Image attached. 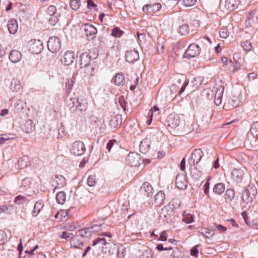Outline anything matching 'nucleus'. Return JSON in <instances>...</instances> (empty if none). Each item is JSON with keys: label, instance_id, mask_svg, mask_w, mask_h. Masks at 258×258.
<instances>
[{"label": "nucleus", "instance_id": "1", "mask_svg": "<svg viewBox=\"0 0 258 258\" xmlns=\"http://www.w3.org/2000/svg\"><path fill=\"white\" fill-rule=\"evenodd\" d=\"M68 106L71 112H83L87 110L88 103L87 99L82 96L77 98H70L67 101Z\"/></svg>", "mask_w": 258, "mask_h": 258}, {"label": "nucleus", "instance_id": "2", "mask_svg": "<svg viewBox=\"0 0 258 258\" xmlns=\"http://www.w3.org/2000/svg\"><path fill=\"white\" fill-rule=\"evenodd\" d=\"M203 155V152L201 149H195L192 152L190 158L188 160V163L190 166L191 173H192L194 170L197 171L199 173L203 172V169L200 167H198V164L201 160Z\"/></svg>", "mask_w": 258, "mask_h": 258}, {"label": "nucleus", "instance_id": "3", "mask_svg": "<svg viewBox=\"0 0 258 258\" xmlns=\"http://www.w3.org/2000/svg\"><path fill=\"white\" fill-rule=\"evenodd\" d=\"M257 194V188L254 186H250L244 188L242 192L241 200L248 204L252 202Z\"/></svg>", "mask_w": 258, "mask_h": 258}, {"label": "nucleus", "instance_id": "4", "mask_svg": "<svg viewBox=\"0 0 258 258\" xmlns=\"http://www.w3.org/2000/svg\"><path fill=\"white\" fill-rule=\"evenodd\" d=\"M174 213L175 211L172 210L170 206L166 205L161 209L160 216L164 222L172 224L175 221L174 216Z\"/></svg>", "mask_w": 258, "mask_h": 258}, {"label": "nucleus", "instance_id": "5", "mask_svg": "<svg viewBox=\"0 0 258 258\" xmlns=\"http://www.w3.org/2000/svg\"><path fill=\"white\" fill-rule=\"evenodd\" d=\"M201 48L195 43L190 44L185 51L182 57L190 59L191 58L198 56L201 53Z\"/></svg>", "mask_w": 258, "mask_h": 258}, {"label": "nucleus", "instance_id": "6", "mask_svg": "<svg viewBox=\"0 0 258 258\" xmlns=\"http://www.w3.org/2000/svg\"><path fill=\"white\" fill-rule=\"evenodd\" d=\"M244 144L245 147L250 150H258V137L249 132L247 134Z\"/></svg>", "mask_w": 258, "mask_h": 258}, {"label": "nucleus", "instance_id": "7", "mask_svg": "<svg viewBox=\"0 0 258 258\" xmlns=\"http://www.w3.org/2000/svg\"><path fill=\"white\" fill-rule=\"evenodd\" d=\"M86 147L82 141H77L74 142L70 149V152L74 156H81L86 151Z\"/></svg>", "mask_w": 258, "mask_h": 258}, {"label": "nucleus", "instance_id": "8", "mask_svg": "<svg viewBox=\"0 0 258 258\" xmlns=\"http://www.w3.org/2000/svg\"><path fill=\"white\" fill-rule=\"evenodd\" d=\"M27 47L32 53L38 54L43 50V44L40 40L32 39L29 42Z\"/></svg>", "mask_w": 258, "mask_h": 258}, {"label": "nucleus", "instance_id": "9", "mask_svg": "<svg viewBox=\"0 0 258 258\" xmlns=\"http://www.w3.org/2000/svg\"><path fill=\"white\" fill-rule=\"evenodd\" d=\"M61 47L60 40L56 36L51 37L47 41V48L52 53H56Z\"/></svg>", "mask_w": 258, "mask_h": 258}, {"label": "nucleus", "instance_id": "10", "mask_svg": "<svg viewBox=\"0 0 258 258\" xmlns=\"http://www.w3.org/2000/svg\"><path fill=\"white\" fill-rule=\"evenodd\" d=\"M126 162L134 167H137L143 163V160L141 159L139 154L135 152H130L126 158Z\"/></svg>", "mask_w": 258, "mask_h": 258}, {"label": "nucleus", "instance_id": "11", "mask_svg": "<svg viewBox=\"0 0 258 258\" xmlns=\"http://www.w3.org/2000/svg\"><path fill=\"white\" fill-rule=\"evenodd\" d=\"M82 28L85 32V35L86 36L89 41H91L95 38L97 30L93 25L89 23H86L82 26Z\"/></svg>", "mask_w": 258, "mask_h": 258}, {"label": "nucleus", "instance_id": "12", "mask_svg": "<svg viewBox=\"0 0 258 258\" xmlns=\"http://www.w3.org/2000/svg\"><path fill=\"white\" fill-rule=\"evenodd\" d=\"M100 63V60H95L87 66L84 67L85 74L88 75L89 78L95 76L98 72Z\"/></svg>", "mask_w": 258, "mask_h": 258}, {"label": "nucleus", "instance_id": "13", "mask_svg": "<svg viewBox=\"0 0 258 258\" xmlns=\"http://www.w3.org/2000/svg\"><path fill=\"white\" fill-rule=\"evenodd\" d=\"M166 123L167 126L171 128H174L179 125L180 118L176 113H172L167 116Z\"/></svg>", "mask_w": 258, "mask_h": 258}, {"label": "nucleus", "instance_id": "14", "mask_svg": "<svg viewBox=\"0 0 258 258\" xmlns=\"http://www.w3.org/2000/svg\"><path fill=\"white\" fill-rule=\"evenodd\" d=\"M89 52L87 51L84 52L80 54L79 56V63L81 69L84 68V67L87 66L91 63L92 60L90 58Z\"/></svg>", "mask_w": 258, "mask_h": 258}, {"label": "nucleus", "instance_id": "15", "mask_svg": "<svg viewBox=\"0 0 258 258\" xmlns=\"http://www.w3.org/2000/svg\"><path fill=\"white\" fill-rule=\"evenodd\" d=\"M176 186L180 189H185L187 187V181L185 176L182 174H178L176 178Z\"/></svg>", "mask_w": 258, "mask_h": 258}, {"label": "nucleus", "instance_id": "16", "mask_svg": "<svg viewBox=\"0 0 258 258\" xmlns=\"http://www.w3.org/2000/svg\"><path fill=\"white\" fill-rule=\"evenodd\" d=\"M126 60L131 63H134L139 59V52L137 50H130L125 52Z\"/></svg>", "mask_w": 258, "mask_h": 258}, {"label": "nucleus", "instance_id": "17", "mask_svg": "<svg viewBox=\"0 0 258 258\" xmlns=\"http://www.w3.org/2000/svg\"><path fill=\"white\" fill-rule=\"evenodd\" d=\"M239 103V99L238 97L234 96L231 98H228L226 99L224 107L227 109H231L232 108L238 106Z\"/></svg>", "mask_w": 258, "mask_h": 258}, {"label": "nucleus", "instance_id": "18", "mask_svg": "<svg viewBox=\"0 0 258 258\" xmlns=\"http://www.w3.org/2000/svg\"><path fill=\"white\" fill-rule=\"evenodd\" d=\"M140 192L147 197H152L153 195L154 189L149 182H145L140 187Z\"/></svg>", "mask_w": 258, "mask_h": 258}, {"label": "nucleus", "instance_id": "19", "mask_svg": "<svg viewBox=\"0 0 258 258\" xmlns=\"http://www.w3.org/2000/svg\"><path fill=\"white\" fill-rule=\"evenodd\" d=\"M66 184V180L65 178L60 175H56L55 178L53 179L52 185L55 186V188L53 190L54 192L55 189L60 188L63 187Z\"/></svg>", "mask_w": 258, "mask_h": 258}, {"label": "nucleus", "instance_id": "20", "mask_svg": "<svg viewBox=\"0 0 258 258\" xmlns=\"http://www.w3.org/2000/svg\"><path fill=\"white\" fill-rule=\"evenodd\" d=\"M122 115L121 114H117L110 119L109 125L112 130H116L120 126L122 123Z\"/></svg>", "mask_w": 258, "mask_h": 258}, {"label": "nucleus", "instance_id": "21", "mask_svg": "<svg viewBox=\"0 0 258 258\" xmlns=\"http://www.w3.org/2000/svg\"><path fill=\"white\" fill-rule=\"evenodd\" d=\"M75 59V53L73 51H67L63 55L61 61L64 66H69L71 64Z\"/></svg>", "mask_w": 258, "mask_h": 258}, {"label": "nucleus", "instance_id": "22", "mask_svg": "<svg viewBox=\"0 0 258 258\" xmlns=\"http://www.w3.org/2000/svg\"><path fill=\"white\" fill-rule=\"evenodd\" d=\"M244 172L242 169H235L231 172V177L237 183L242 181Z\"/></svg>", "mask_w": 258, "mask_h": 258}, {"label": "nucleus", "instance_id": "23", "mask_svg": "<svg viewBox=\"0 0 258 258\" xmlns=\"http://www.w3.org/2000/svg\"><path fill=\"white\" fill-rule=\"evenodd\" d=\"M71 246L72 248L82 249L84 246L83 241L79 236H74L71 239Z\"/></svg>", "mask_w": 258, "mask_h": 258}, {"label": "nucleus", "instance_id": "24", "mask_svg": "<svg viewBox=\"0 0 258 258\" xmlns=\"http://www.w3.org/2000/svg\"><path fill=\"white\" fill-rule=\"evenodd\" d=\"M9 57L11 62L17 63L21 59L22 54L18 50L14 49L10 51Z\"/></svg>", "mask_w": 258, "mask_h": 258}, {"label": "nucleus", "instance_id": "25", "mask_svg": "<svg viewBox=\"0 0 258 258\" xmlns=\"http://www.w3.org/2000/svg\"><path fill=\"white\" fill-rule=\"evenodd\" d=\"M7 27L10 33L15 34L18 29L17 21L15 19L10 20L8 22Z\"/></svg>", "mask_w": 258, "mask_h": 258}, {"label": "nucleus", "instance_id": "26", "mask_svg": "<svg viewBox=\"0 0 258 258\" xmlns=\"http://www.w3.org/2000/svg\"><path fill=\"white\" fill-rule=\"evenodd\" d=\"M240 3V0H226L225 7L230 11L237 9Z\"/></svg>", "mask_w": 258, "mask_h": 258}, {"label": "nucleus", "instance_id": "27", "mask_svg": "<svg viewBox=\"0 0 258 258\" xmlns=\"http://www.w3.org/2000/svg\"><path fill=\"white\" fill-rule=\"evenodd\" d=\"M113 80L116 86H123L125 84V76L123 73H119L113 77Z\"/></svg>", "mask_w": 258, "mask_h": 258}, {"label": "nucleus", "instance_id": "28", "mask_svg": "<svg viewBox=\"0 0 258 258\" xmlns=\"http://www.w3.org/2000/svg\"><path fill=\"white\" fill-rule=\"evenodd\" d=\"M165 200V195L163 191H159L154 196V202L155 204L157 206H160L164 203Z\"/></svg>", "mask_w": 258, "mask_h": 258}, {"label": "nucleus", "instance_id": "29", "mask_svg": "<svg viewBox=\"0 0 258 258\" xmlns=\"http://www.w3.org/2000/svg\"><path fill=\"white\" fill-rule=\"evenodd\" d=\"M150 141L146 138L144 139L140 143L139 149L140 151L143 154H146L150 149Z\"/></svg>", "mask_w": 258, "mask_h": 258}, {"label": "nucleus", "instance_id": "30", "mask_svg": "<svg viewBox=\"0 0 258 258\" xmlns=\"http://www.w3.org/2000/svg\"><path fill=\"white\" fill-rule=\"evenodd\" d=\"M35 130V125L31 120L26 121L22 126V130L27 134L32 133Z\"/></svg>", "mask_w": 258, "mask_h": 258}, {"label": "nucleus", "instance_id": "31", "mask_svg": "<svg viewBox=\"0 0 258 258\" xmlns=\"http://www.w3.org/2000/svg\"><path fill=\"white\" fill-rule=\"evenodd\" d=\"M215 229L202 228L201 231H199V234L206 238H211L215 235Z\"/></svg>", "mask_w": 258, "mask_h": 258}, {"label": "nucleus", "instance_id": "32", "mask_svg": "<svg viewBox=\"0 0 258 258\" xmlns=\"http://www.w3.org/2000/svg\"><path fill=\"white\" fill-rule=\"evenodd\" d=\"M225 190V184L222 182H219L215 184L213 188V191L217 195H222Z\"/></svg>", "mask_w": 258, "mask_h": 258}, {"label": "nucleus", "instance_id": "33", "mask_svg": "<svg viewBox=\"0 0 258 258\" xmlns=\"http://www.w3.org/2000/svg\"><path fill=\"white\" fill-rule=\"evenodd\" d=\"M224 90L223 87H220L216 91L215 95V103L217 106L220 105L222 102V97Z\"/></svg>", "mask_w": 258, "mask_h": 258}, {"label": "nucleus", "instance_id": "34", "mask_svg": "<svg viewBox=\"0 0 258 258\" xmlns=\"http://www.w3.org/2000/svg\"><path fill=\"white\" fill-rule=\"evenodd\" d=\"M235 191L233 189L229 188L225 190L224 199L226 201H232L235 197Z\"/></svg>", "mask_w": 258, "mask_h": 258}, {"label": "nucleus", "instance_id": "35", "mask_svg": "<svg viewBox=\"0 0 258 258\" xmlns=\"http://www.w3.org/2000/svg\"><path fill=\"white\" fill-rule=\"evenodd\" d=\"M10 87L13 91L18 92L21 89L22 86L19 80L14 79L11 83Z\"/></svg>", "mask_w": 258, "mask_h": 258}, {"label": "nucleus", "instance_id": "36", "mask_svg": "<svg viewBox=\"0 0 258 258\" xmlns=\"http://www.w3.org/2000/svg\"><path fill=\"white\" fill-rule=\"evenodd\" d=\"M181 201L180 199L178 198H173L167 206H170L171 208L174 211H175L176 209H177L180 204H181Z\"/></svg>", "mask_w": 258, "mask_h": 258}, {"label": "nucleus", "instance_id": "37", "mask_svg": "<svg viewBox=\"0 0 258 258\" xmlns=\"http://www.w3.org/2000/svg\"><path fill=\"white\" fill-rule=\"evenodd\" d=\"M203 80L202 77H195L191 82L192 85L193 91L198 89V88L202 85Z\"/></svg>", "mask_w": 258, "mask_h": 258}, {"label": "nucleus", "instance_id": "38", "mask_svg": "<svg viewBox=\"0 0 258 258\" xmlns=\"http://www.w3.org/2000/svg\"><path fill=\"white\" fill-rule=\"evenodd\" d=\"M149 9H148V13H155L159 11L162 7L160 3H156L153 5L149 4Z\"/></svg>", "mask_w": 258, "mask_h": 258}, {"label": "nucleus", "instance_id": "39", "mask_svg": "<svg viewBox=\"0 0 258 258\" xmlns=\"http://www.w3.org/2000/svg\"><path fill=\"white\" fill-rule=\"evenodd\" d=\"M124 34V31L121 30L119 27H115L111 30V35L112 37L119 38Z\"/></svg>", "mask_w": 258, "mask_h": 258}, {"label": "nucleus", "instance_id": "40", "mask_svg": "<svg viewBox=\"0 0 258 258\" xmlns=\"http://www.w3.org/2000/svg\"><path fill=\"white\" fill-rule=\"evenodd\" d=\"M66 195L64 191L58 192L56 196V200L58 204L62 205L66 201Z\"/></svg>", "mask_w": 258, "mask_h": 258}, {"label": "nucleus", "instance_id": "41", "mask_svg": "<svg viewBox=\"0 0 258 258\" xmlns=\"http://www.w3.org/2000/svg\"><path fill=\"white\" fill-rule=\"evenodd\" d=\"M182 216V221L187 224L191 223L194 221V216L192 214L184 212Z\"/></svg>", "mask_w": 258, "mask_h": 258}, {"label": "nucleus", "instance_id": "42", "mask_svg": "<svg viewBox=\"0 0 258 258\" xmlns=\"http://www.w3.org/2000/svg\"><path fill=\"white\" fill-rule=\"evenodd\" d=\"M81 1L80 0H71L70 6L74 11H77L80 7Z\"/></svg>", "mask_w": 258, "mask_h": 258}, {"label": "nucleus", "instance_id": "43", "mask_svg": "<svg viewBox=\"0 0 258 258\" xmlns=\"http://www.w3.org/2000/svg\"><path fill=\"white\" fill-rule=\"evenodd\" d=\"M184 79V82L182 86V87L180 88V90L178 91V94L180 95L185 90V89L186 87L187 86L188 84V80L186 81L184 77H182V78L178 79L177 80V83L178 84H180L183 80Z\"/></svg>", "mask_w": 258, "mask_h": 258}, {"label": "nucleus", "instance_id": "44", "mask_svg": "<svg viewBox=\"0 0 258 258\" xmlns=\"http://www.w3.org/2000/svg\"><path fill=\"white\" fill-rule=\"evenodd\" d=\"M28 201L27 198L23 196L18 195L15 198V203L18 205L24 204Z\"/></svg>", "mask_w": 258, "mask_h": 258}, {"label": "nucleus", "instance_id": "45", "mask_svg": "<svg viewBox=\"0 0 258 258\" xmlns=\"http://www.w3.org/2000/svg\"><path fill=\"white\" fill-rule=\"evenodd\" d=\"M79 235L81 237L85 236L88 237L91 236V232L89 229V227L79 230Z\"/></svg>", "mask_w": 258, "mask_h": 258}, {"label": "nucleus", "instance_id": "46", "mask_svg": "<svg viewBox=\"0 0 258 258\" xmlns=\"http://www.w3.org/2000/svg\"><path fill=\"white\" fill-rule=\"evenodd\" d=\"M60 16V14L50 15L48 20L49 24L52 26H54L58 21V17H59Z\"/></svg>", "mask_w": 258, "mask_h": 258}, {"label": "nucleus", "instance_id": "47", "mask_svg": "<svg viewBox=\"0 0 258 258\" xmlns=\"http://www.w3.org/2000/svg\"><path fill=\"white\" fill-rule=\"evenodd\" d=\"M88 52H89L92 62L95 60H98L97 58L99 55V51L97 49H93L91 50H89Z\"/></svg>", "mask_w": 258, "mask_h": 258}, {"label": "nucleus", "instance_id": "48", "mask_svg": "<svg viewBox=\"0 0 258 258\" xmlns=\"http://www.w3.org/2000/svg\"><path fill=\"white\" fill-rule=\"evenodd\" d=\"M178 32L183 36L186 35L189 32L188 26L187 24H183L179 27Z\"/></svg>", "mask_w": 258, "mask_h": 258}, {"label": "nucleus", "instance_id": "49", "mask_svg": "<svg viewBox=\"0 0 258 258\" xmlns=\"http://www.w3.org/2000/svg\"><path fill=\"white\" fill-rule=\"evenodd\" d=\"M211 179H212V177L211 176H209L208 177V178L207 179L206 181L203 186V190H204V194L207 196H209L210 184V181Z\"/></svg>", "mask_w": 258, "mask_h": 258}, {"label": "nucleus", "instance_id": "50", "mask_svg": "<svg viewBox=\"0 0 258 258\" xmlns=\"http://www.w3.org/2000/svg\"><path fill=\"white\" fill-rule=\"evenodd\" d=\"M249 132L258 137V121L254 122L251 125Z\"/></svg>", "mask_w": 258, "mask_h": 258}, {"label": "nucleus", "instance_id": "51", "mask_svg": "<svg viewBox=\"0 0 258 258\" xmlns=\"http://www.w3.org/2000/svg\"><path fill=\"white\" fill-rule=\"evenodd\" d=\"M241 46L245 51H250L252 48L251 42L249 40H246L243 42L241 44Z\"/></svg>", "mask_w": 258, "mask_h": 258}, {"label": "nucleus", "instance_id": "52", "mask_svg": "<svg viewBox=\"0 0 258 258\" xmlns=\"http://www.w3.org/2000/svg\"><path fill=\"white\" fill-rule=\"evenodd\" d=\"M97 183L95 175H90L87 179V184L89 186L93 187Z\"/></svg>", "mask_w": 258, "mask_h": 258}, {"label": "nucleus", "instance_id": "53", "mask_svg": "<svg viewBox=\"0 0 258 258\" xmlns=\"http://www.w3.org/2000/svg\"><path fill=\"white\" fill-rule=\"evenodd\" d=\"M44 204L43 201L40 200L36 202L34 205V209L37 210L38 212H40L42 209L43 208Z\"/></svg>", "mask_w": 258, "mask_h": 258}, {"label": "nucleus", "instance_id": "54", "mask_svg": "<svg viewBox=\"0 0 258 258\" xmlns=\"http://www.w3.org/2000/svg\"><path fill=\"white\" fill-rule=\"evenodd\" d=\"M77 75H78L77 72L74 73L71 80L70 81H68L67 85L68 86V88L69 89H71L73 87V86H74V85L76 82V77H77Z\"/></svg>", "mask_w": 258, "mask_h": 258}, {"label": "nucleus", "instance_id": "55", "mask_svg": "<svg viewBox=\"0 0 258 258\" xmlns=\"http://www.w3.org/2000/svg\"><path fill=\"white\" fill-rule=\"evenodd\" d=\"M118 103L122 108V109L125 111H126V105L127 102L125 101L124 98L123 96H120L118 97Z\"/></svg>", "mask_w": 258, "mask_h": 258}, {"label": "nucleus", "instance_id": "56", "mask_svg": "<svg viewBox=\"0 0 258 258\" xmlns=\"http://www.w3.org/2000/svg\"><path fill=\"white\" fill-rule=\"evenodd\" d=\"M56 8L54 6L51 5L47 8V12L50 16L59 14V13L56 12Z\"/></svg>", "mask_w": 258, "mask_h": 258}, {"label": "nucleus", "instance_id": "57", "mask_svg": "<svg viewBox=\"0 0 258 258\" xmlns=\"http://www.w3.org/2000/svg\"><path fill=\"white\" fill-rule=\"evenodd\" d=\"M7 238V233L3 230H0V246L5 243Z\"/></svg>", "mask_w": 258, "mask_h": 258}, {"label": "nucleus", "instance_id": "58", "mask_svg": "<svg viewBox=\"0 0 258 258\" xmlns=\"http://www.w3.org/2000/svg\"><path fill=\"white\" fill-rule=\"evenodd\" d=\"M214 224L215 229L218 230L221 233L224 232L227 230L226 227L224 226L221 224H217L215 223Z\"/></svg>", "mask_w": 258, "mask_h": 258}, {"label": "nucleus", "instance_id": "59", "mask_svg": "<svg viewBox=\"0 0 258 258\" xmlns=\"http://www.w3.org/2000/svg\"><path fill=\"white\" fill-rule=\"evenodd\" d=\"M199 254V250L198 245L193 246L190 249V255L192 256L197 257Z\"/></svg>", "mask_w": 258, "mask_h": 258}, {"label": "nucleus", "instance_id": "60", "mask_svg": "<svg viewBox=\"0 0 258 258\" xmlns=\"http://www.w3.org/2000/svg\"><path fill=\"white\" fill-rule=\"evenodd\" d=\"M158 241H165L167 240V234L165 231L161 232L160 236L157 239Z\"/></svg>", "mask_w": 258, "mask_h": 258}, {"label": "nucleus", "instance_id": "61", "mask_svg": "<svg viewBox=\"0 0 258 258\" xmlns=\"http://www.w3.org/2000/svg\"><path fill=\"white\" fill-rule=\"evenodd\" d=\"M74 235L72 233H68L66 231H63L62 232L61 235H60V237L64 239L68 240L69 238H72V237H73Z\"/></svg>", "mask_w": 258, "mask_h": 258}, {"label": "nucleus", "instance_id": "62", "mask_svg": "<svg viewBox=\"0 0 258 258\" xmlns=\"http://www.w3.org/2000/svg\"><path fill=\"white\" fill-rule=\"evenodd\" d=\"M197 0H183V4L186 7H191L196 4Z\"/></svg>", "mask_w": 258, "mask_h": 258}, {"label": "nucleus", "instance_id": "63", "mask_svg": "<svg viewBox=\"0 0 258 258\" xmlns=\"http://www.w3.org/2000/svg\"><path fill=\"white\" fill-rule=\"evenodd\" d=\"M257 10L255 9L250 12L247 16V19L250 20H253V18H256Z\"/></svg>", "mask_w": 258, "mask_h": 258}, {"label": "nucleus", "instance_id": "64", "mask_svg": "<svg viewBox=\"0 0 258 258\" xmlns=\"http://www.w3.org/2000/svg\"><path fill=\"white\" fill-rule=\"evenodd\" d=\"M159 108L157 106H156V105L154 106V107L153 108H151L149 110L148 113V116H150V117H153L154 112H157V111H159Z\"/></svg>", "mask_w": 258, "mask_h": 258}]
</instances>
